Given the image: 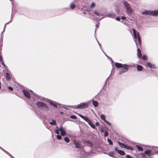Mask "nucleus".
<instances>
[{"mask_svg":"<svg viewBox=\"0 0 158 158\" xmlns=\"http://www.w3.org/2000/svg\"><path fill=\"white\" fill-rule=\"evenodd\" d=\"M101 131H102V132H103V131H102V129H101Z\"/></svg>","mask_w":158,"mask_h":158,"instance_id":"50","label":"nucleus"},{"mask_svg":"<svg viewBox=\"0 0 158 158\" xmlns=\"http://www.w3.org/2000/svg\"><path fill=\"white\" fill-rule=\"evenodd\" d=\"M88 124L92 128L94 129L95 128V126L94 124L90 120L88 123Z\"/></svg>","mask_w":158,"mask_h":158,"instance_id":"16","label":"nucleus"},{"mask_svg":"<svg viewBox=\"0 0 158 158\" xmlns=\"http://www.w3.org/2000/svg\"><path fill=\"white\" fill-rule=\"evenodd\" d=\"M134 35V39L138 47V45L141 44V38L139 33L137 32L134 29H132Z\"/></svg>","mask_w":158,"mask_h":158,"instance_id":"1","label":"nucleus"},{"mask_svg":"<svg viewBox=\"0 0 158 158\" xmlns=\"http://www.w3.org/2000/svg\"><path fill=\"white\" fill-rule=\"evenodd\" d=\"M152 15L154 16H156L158 15V10L152 11Z\"/></svg>","mask_w":158,"mask_h":158,"instance_id":"12","label":"nucleus"},{"mask_svg":"<svg viewBox=\"0 0 158 158\" xmlns=\"http://www.w3.org/2000/svg\"><path fill=\"white\" fill-rule=\"evenodd\" d=\"M94 15H93V16L94 17V16H96V20H100L104 18V17H103V15L99 10H95L94 11Z\"/></svg>","mask_w":158,"mask_h":158,"instance_id":"3","label":"nucleus"},{"mask_svg":"<svg viewBox=\"0 0 158 158\" xmlns=\"http://www.w3.org/2000/svg\"><path fill=\"white\" fill-rule=\"evenodd\" d=\"M115 66L117 68H122L123 66V65L119 63H115Z\"/></svg>","mask_w":158,"mask_h":158,"instance_id":"14","label":"nucleus"},{"mask_svg":"<svg viewBox=\"0 0 158 158\" xmlns=\"http://www.w3.org/2000/svg\"><path fill=\"white\" fill-rule=\"evenodd\" d=\"M115 150L117 151L118 153L121 155L123 156L125 155V152L122 150H119L117 148H115Z\"/></svg>","mask_w":158,"mask_h":158,"instance_id":"9","label":"nucleus"},{"mask_svg":"<svg viewBox=\"0 0 158 158\" xmlns=\"http://www.w3.org/2000/svg\"><path fill=\"white\" fill-rule=\"evenodd\" d=\"M64 140L65 142H66L67 143H69V139L67 137H65L64 138Z\"/></svg>","mask_w":158,"mask_h":158,"instance_id":"31","label":"nucleus"},{"mask_svg":"<svg viewBox=\"0 0 158 158\" xmlns=\"http://www.w3.org/2000/svg\"><path fill=\"white\" fill-rule=\"evenodd\" d=\"M6 78L7 80H10V76L8 73H6Z\"/></svg>","mask_w":158,"mask_h":158,"instance_id":"26","label":"nucleus"},{"mask_svg":"<svg viewBox=\"0 0 158 158\" xmlns=\"http://www.w3.org/2000/svg\"><path fill=\"white\" fill-rule=\"evenodd\" d=\"M137 55L139 57H141L142 56V54L141 51L138 48H137Z\"/></svg>","mask_w":158,"mask_h":158,"instance_id":"15","label":"nucleus"},{"mask_svg":"<svg viewBox=\"0 0 158 158\" xmlns=\"http://www.w3.org/2000/svg\"><path fill=\"white\" fill-rule=\"evenodd\" d=\"M108 155L111 157H114V153L113 152H110L108 154Z\"/></svg>","mask_w":158,"mask_h":158,"instance_id":"28","label":"nucleus"},{"mask_svg":"<svg viewBox=\"0 0 158 158\" xmlns=\"http://www.w3.org/2000/svg\"><path fill=\"white\" fill-rule=\"evenodd\" d=\"M156 148L157 149H158V148Z\"/></svg>","mask_w":158,"mask_h":158,"instance_id":"51","label":"nucleus"},{"mask_svg":"<svg viewBox=\"0 0 158 158\" xmlns=\"http://www.w3.org/2000/svg\"><path fill=\"white\" fill-rule=\"evenodd\" d=\"M118 144L121 148L124 147V148H125V146L126 145L124 144L123 143H122L120 142H118Z\"/></svg>","mask_w":158,"mask_h":158,"instance_id":"23","label":"nucleus"},{"mask_svg":"<svg viewBox=\"0 0 158 158\" xmlns=\"http://www.w3.org/2000/svg\"><path fill=\"white\" fill-rule=\"evenodd\" d=\"M88 106V105L87 103H81L77 105L76 108L77 109H83L87 107Z\"/></svg>","mask_w":158,"mask_h":158,"instance_id":"6","label":"nucleus"},{"mask_svg":"<svg viewBox=\"0 0 158 158\" xmlns=\"http://www.w3.org/2000/svg\"><path fill=\"white\" fill-rule=\"evenodd\" d=\"M107 141H108V142L109 143L111 144V145H112L113 144V143L112 142L111 140L109 139L108 138L107 139Z\"/></svg>","mask_w":158,"mask_h":158,"instance_id":"34","label":"nucleus"},{"mask_svg":"<svg viewBox=\"0 0 158 158\" xmlns=\"http://www.w3.org/2000/svg\"><path fill=\"white\" fill-rule=\"evenodd\" d=\"M95 6V4L94 2H92L90 5V7L91 8H94Z\"/></svg>","mask_w":158,"mask_h":158,"instance_id":"30","label":"nucleus"},{"mask_svg":"<svg viewBox=\"0 0 158 158\" xmlns=\"http://www.w3.org/2000/svg\"><path fill=\"white\" fill-rule=\"evenodd\" d=\"M50 123L51 125H56V121L55 120H52Z\"/></svg>","mask_w":158,"mask_h":158,"instance_id":"29","label":"nucleus"},{"mask_svg":"<svg viewBox=\"0 0 158 158\" xmlns=\"http://www.w3.org/2000/svg\"><path fill=\"white\" fill-rule=\"evenodd\" d=\"M99 125V123L98 122H96V125L97 126H98Z\"/></svg>","mask_w":158,"mask_h":158,"instance_id":"47","label":"nucleus"},{"mask_svg":"<svg viewBox=\"0 0 158 158\" xmlns=\"http://www.w3.org/2000/svg\"><path fill=\"white\" fill-rule=\"evenodd\" d=\"M143 14L149 15H152V11L146 10L142 12Z\"/></svg>","mask_w":158,"mask_h":158,"instance_id":"13","label":"nucleus"},{"mask_svg":"<svg viewBox=\"0 0 158 158\" xmlns=\"http://www.w3.org/2000/svg\"><path fill=\"white\" fill-rule=\"evenodd\" d=\"M70 118L72 119H76V117L75 115H71L70 116Z\"/></svg>","mask_w":158,"mask_h":158,"instance_id":"36","label":"nucleus"},{"mask_svg":"<svg viewBox=\"0 0 158 158\" xmlns=\"http://www.w3.org/2000/svg\"><path fill=\"white\" fill-rule=\"evenodd\" d=\"M56 127L57 128V129H56L55 130L56 132V134H59V131H59V130L58 129V128L57 127Z\"/></svg>","mask_w":158,"mask_h":158,"instance_id":"35","label":"nucleus"},{"mask_svg":"<svg viewBox=\"0 0 158 158\" xmlns=\"http://www.w3.org/2000/svg\"><path fill=\"white\" fill-rule=\"evenodd\" d=\"M156 152V154H158V152Z\"/></svg>","mask_w":158,"mask_h":158,"instance_id":"49","label":"nucleus"},{"mask_svg":"<svg viewBox=\"0 0 158 158\" xmlns=\"http://www.w3.org/2000/svg\"><path fill=\"white\" fill-rule=\"evenodd\" d=\"M75 5L73 4H72L70 5V8L72 9H74L75 7Z\"/></svg>","mask_w":158,"mask_h":158,"instance_id":"33","label":"nucleus"},{"mask_svg":"<svg viewBox=\"0 0 158 158\" xmlns=\"http://www.w3.org/2000/svg\"><path fill=\"white\" fill-rule=\"evenodd\" d=\"M106 17H109L110 18H115V15L113 13H108L106 16Z\"/></svg>","mask_w":158,"mask_h":158,"instance_id":"11","label":"nucleus"},{"mask_svg":"<svg viewBox=\"0 0 158 158\" xmlns=\"http://www.w3.org/2000/svg\"><path fill=\"white\" fill-rule=\"evenodd\" d=\"M1 63L2 64V65L4 67H5V64H4L3 60H2V61H0Z\"/></svg>","mask_w":158,"mask_h":158,"instance_id":"38","label":"nucleus"},{"mask_svg":"<svg viewBox=\"0 0 158 158\" xmlns=\"http://www.w3.org/2000/svg\"><path fill=\"white\" fill-rule=\"evenodd\" d=\"M59 130L60 131V134L62 136H63L66 135V132L63 128L60 127Z\"/></svg>","mask_w":158,"mask_h":158,"instance_id":"10","label":"nucleus"},{"mask_svg":"<svg viewBox=\"0 0 158 158\" xmlns=\"http://www.w3.org/2000/svg\"><path fill=\"white\" fill-rule=\"evenodd\" d=\"M124 5L126 10V13L128 15H131L133 12V10L130 4L127 1L124 2Z\"/></svg>","mask_w":158,"mask_h":158,"instance_id":"2","label":"nucleus"},{"mask_svg":"<svg viewBox=\"0 0 158 158\" xmlns=\"http://www.w3.org/2000/svg\"><path fill=\"white\" fill-rule=\"evenodd\" d=\"M126 158H133V157H131V156H130L129 155H127L126 156Z\"/></svg>","mask_w":158,"mask_h":158,"instance_id":"41","label":"nucleus"},{"mask_svg":"<svg viewBox=\"0 0 158 158\" xmlns=\"http://www.w3.org/2000/svg\"><path fill=\"white\" fill-rule=\"evenodd\" d=\"M89 145L91 146L92 145V143H89Z\"/></svg>","mask_w":158,"mask_h":158,"instance_id":"48","label":"nucleus"},{"mask_svg":"<svg viewBox=\"0 0 158 158\" xmlns=\"http://www.w3.org/2000/svg\"><path fill=\"white\" fill-rule=\"evenodd\" d=\"M77 114L82 119H83L85 121L87 122L88 123L90 120L87 117L84 116L82 115H81L80 113H77Z\"/></svg>","mask_w":158,"mask_h":158,"instance_id":"7","label":"nucleus"},{"mask_svg":"<svg viewBox=\"0 0 158 158\" xmlns=\"http://www.w3.org/2000/svg\"><path fill=\"white\" fill-rule=\"evenodd\" d=\"M105 122L107 124H108L110 126H111V124L109 122H108L106 120V121H105Z\"/></svg>","mask_w":158,"mask_h":158,"instance_id":"42","label":"nucleus"},{"mask_svg":"<svg viewBox=\"0 0 158 158\" xmlns=\"http://www.w3.org/2000/svg\"><path fill=\"white\" fill-rule=\"evenodd\" d=\"M116 19L117 21H119L120 20V18L119 17H117Z\"/></svg>","mask_w":158,"mask_h":158,"instance_id":"44","label":"nucleus"},{"mask_svg":"<svg viewBox=\"0 0 158 158\" xmlns=\"http://www.w3.org/2000/svg\"><path fill=\"white\" fill-rule=\"evenodd\" d=\"M125 148L128 150H133V148L132 147L126 145L125 146Z\"/></svg>","mask_w":158,"mask_h":158,"instance_id":"17","label":"nucleus"},{"mask_svg":"<svg viewBox=\"0 0 158 158\" xmlns=\"http://www.w3.org/2000/svg\"><path fill=\"white\" fill-rule=\"evenodd\" d=\"M2 60H3L2 59V56L1 55H0V61H2Z\"/></svg>","mask_w":158,"mask_h":158,"instance_id":"46","label":"nucleus"},{"mask_svg":"<svg viewBox=\"0 0 158 158\" xmlns=\"http://www.w3.org/2000/svg\"><path fill=\"white\" fill-rule=\"evenodd\" d=\"M56 138L60 140L61 138V136L59 134H58L56 136Z\"/></svg>","mask_w":158,"mask_h":158,"instance_id":"32","label":"nucleus"},{"mask_svg":"<svg viewBox=\"0 0 158 158\" xmlns=\"http://www.w3.org/2000/svg\"><path fill=\"white\" fill-rule=\"evenodd\" d=\"M146 66L147 67H148L149 68H151L152 67L154 68V65H152L150 63H148L147 65H146Z\"/></svg>","mask_w":158,"mask_h":158,"instance_id":"18","label":"nucleus"},{"mask_svg":"<svg viewBox=\"0 0 158 158\" xmlns=\"http://www.w3.org/2000/svg\"><path fill=\"white\" fill-rule=\"evenodd\" d=\"M128 65H127L126 64H123V66L122 67V70L119 72L118 73V74L119 75H120L123 73L127 72L128 70Z\"/></svg>","mask_w":158,"mask_h":158,"instance_id":"5","label":"nucleus"},{"mask_svg":"<svg viewBox=\"0 0 158 158\" xmlns=\"http://www.w3.org/2000/svg\"><path fill=\"white\" fill-rule=\"evenodd\" d=\"M37 106L41 108L44 110H48L47 106L44 103L40 102H37L36 103Z\"/></svg>","mask_w":158,"mask_h":158,"instance_id":"4","label":"nucleus"},{"mask_svg":"<svg viewBox=\"0 0 158 158\" xmlns=\"http://www.w3.org/2000/svg\"><path fill=\"white\" fill-rule=\"evenodd\" d=\"M121 19H123V20H125L126 19V18L124 16H122L121 17Z\"/></svg>","mask_w":158,"mask_h":158,"instance_id":"45","label":"nucleus"},{"mask_svg":"<svg viewBox=\"0 0 158 158\" xmlns=\"http://www.w3.org/2000/svg\"><path fill=\"white\" fill-rule=\"evenodd\" d=\"M108 132L107 131H106L105 132V134H104V136H108Z\"/></svg>","mask_w":158,"mask_h":158,"instance_id":"39","label":"nucleus"},{"mask_svg":"<svg viewBox=\"0 0 158 158\" xmlns=\"http://www.w3.org/2000/svg\"><path fill=\"white\" fill-rule=\"evenodd\" d=\"M137 68V70L138 71H141L142 69V67L140 65H138Z\"/></svg>","mask_w":158,"mask_h":158,"instance_id":"24","label":"nucleus"},{"mask_svg":"<svg viewBox=\"0 0 158 158\" xmlns=\"http://www.w3.org/2000/svg\"><path fill=\"white\" fill-rule=\"evenodd\" d=\"M101 118L105 122L106 121L105 118V116L104 114H101L100 116Z\"/></svg>","mask_w":158,"mask_h":158,"instance_id":"25","label":"nucleus"},{"mask_svg":"<svg viewBox=\"0 0 158 158\" xmlns=\"http://www.w3.org/2000/svg\"><path fill=\"white\" fill-rule=\"evenodd\" d=\"M8 89L11 91H12L13 90V88L11 86L8 87Z\"/></svg>","mask_w":158,"mask_h":158,"instance_id":"40","label":"nucleus"},{"mask_svg":"<svg viewBox=\"0 0 158 158\" xmlns=\"http://www.w3.org/2000/svg\"><path fill=\"white\" fill-rule=\"evenodd\" d=\"M151 151L149 150H146L144 152L145 153L148 155H150L151 153Z\"/></svg>","mask_w":158,"mask_h":158,"instance_id":"19","label":"nucleus"},{"mask_svg":"<svg viewBox=\"0 0 158 158\" xmlns=\"http://www.w3.org/2000/svg\"><path fill=\"white\" fill-rule=\"evenodd\" d=\"M136 146L139 151H143V149L141 147L138 145H136Z\"/></svg>","mask_w":158,"mask_h":158,"instance_id":"22","label":"nucleus"},{"mask_svg":"<svg viewBox=\"0 0 158 158\" xmlns=\"http://www.w3.org/2000/svg\"><path fill=\"white\" fill-rule=\"evenodd\" d=\"M22 91L24 95L26 97L28 98H30V94L28 91L25 89H23Z\"/></svg>","mask_w":158,"mask_h":158,"instance_id":"8","label":"nucleus"},{"mask_svg":"<svg viewBox=\"0 0 158 158\" xmlns=\"http://www.w3.org/2000/svg\"><path fill=\"white\" fill-rule=\"evenodd\" d=\"M141 156L142 157H144L145 156V154L144 153H141Z\"/></svg>","mask_w":158,"mask_h":158,"instance_id":"43","label":"nucleus"},{"mask_svg":"<svg viewBox=\"0 0 158 158\" xmlns=\"http://www.w3.org/2000/svg\"><path fill=\"white\" fill-rule=\"evenodd\" d=\"M49 103L51 105L53 106L57 107V104L55 103H54L52 101H49Z\"/></svg>","mask_w":158,"mask_h":158,"instance_id":"20","label":"nucleus"},{"mask_svg":"<svg viewBox=\"0 0 158 158\" xmlns=\"http://www.w3.org/2000/svg\"><path fill=\"white\" fill-rule=\"evenodd\" d=\"M142 58L144 60H146L147 59V57L146 55H144L143 57H142Z\"/></svg>","mask_w":158,"mask_h":158,"instance_id":"37","label":"nucleus"},{"mask_svg":"<svg viewBox=\"0 0 158 158\" xmlns=\"http://www.w3.org/2000/svg\"><path fill=\"white\" fill-rule=\"evenodd\" d=\"M93 105L95 107H96L98 105V103L96 101H93Z\"/></svg>","mask_w":158,"mask_h":158,"instance_id":"21","label":"nucleus"},{"mask_svg":"<svg viewBox=\"0 0 158 158\" xmlns=\"http://www.w3.org/2000/svg\"><path fill=\"white\" fill-rule=\"evenodd\" d=\"M74 144L76 145V147L77 148H79L80 147V145L78 143L75 141H74Z\"/></svg>","mask_w":158,"mask_h":158,"instance_id":"27","label":"nucleus"}]
</instances>
